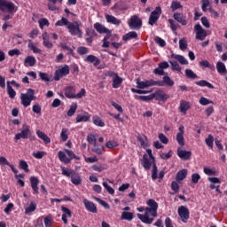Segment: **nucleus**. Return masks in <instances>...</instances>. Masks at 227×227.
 Returning a JSON list of instances; mask_svg holds the SVG:
<instances>
[{
    "label": "nucleus",
    "mask_w": 227,
    "mask_h": 227,
    "mask_svg": "<svg viewBox=\"0 0 227 227\" xmlns=\"http://www.w3.org/2000/svg\"><path fill=\"white\" fill-rule=\"evenodd\" d=\"M145 214H137V216L145 224H152L153 223V217H157V210L159 208V204L155 200L150 199L147 200Z\"/></svg>",
    "instance_id": "obj_1"
},
{
    "label": "nucleus",
    "mask_w": 227,
    "mask_h": 227,
    "mask_svg": "<svg viewBox=\"0 0 227 227\" xmlns=\"http://www.w3.org/2000/svg\"><path fill=\"white\" fill-rule=\"evenodd\" d=\"M152 86H162V82H156V81L153 80L137 81V87L138 89H131V91L132 93H137L138 95H146L147 93H152V90H146Z\"/></svg>",
    "instance_id": "obj_2"
},
{
    "label": "nucleus",
    "mask_w": 227,
    "mask_h": 227,
    "mask_svg": "<svg viewBox=\"0 0 227 227\" xmlns=\"http://www.w3.org/2000/svg\"><path fill=\"white\" fill-rule=\"evenodd\" d=\"M35 98V90L32 89H28L27 93L20 94L21 104L24 107H29V106H31V102H33Z\"/></svg>",
    "instance_id": "obj_3"
},
{
    "label": "nucleus",
    "mask_w": 227,
    "mask_h": 227,
    "mask_svg": "<svg viewBox=\"0 0 227 227\" xmlns=\"http://www.w3.org/2000/svg\"><path fill=\"white\" fill-rule=\"evenodd\" d=\"M146 153L143 156L142 164L145 169H150L155 164V157L152 153V149H146Z\"/></svg>",
    "instance_id": "obj_4"
},
{
    "label": "nucleus",
    "mask_w": 227,
    "mask_h": 227,
    "mask_svg": "<svg viewBox=\"0 0 227 227\" xmlns=\"http://www.w3.org/2000/svg\"><path fill=\"white\" fill-rule=\"evenodd\" d=\"M67 29L72 36H78V38H82V30H81V23L79 21L70 22Z\"/></svg>",
    "instance_id": "obj_5"
},
{
    "label": "nucleus",
    "mask_w": 227,
    "mask_h": 227,
    "mask_svg": "<svg viewBox=\"0 0 227 227\" xmlns=\"http://www.w3.org/2000/svg\"><path fill=\"white\" fill-rule=\"evenodd\" d=\"M0 12L4 13H15L17 12V6L12 2L0 0Z\"/></svg>",
    "instance_id": "obj_6"
},
{
    "label": "nucleus",
    "mask_w": 227,
    "mask_h": 227,
    "mask_svg": "<svg viewBox=\"0 0 227 227\" xmlns=\"http://www.w3.org/2000/svg\"><path fill=\"white\" fill-rule=\"evenodd\" d=\"M70 74V67L68 65L60 66L55 71L54 81H60L63 77H67Z\"/></svg>",
    "instance_id": "obj_7"
},
{
    "label": "nucleus",
    "mask_w": 227,
    "mask_h": 227,
    "mask_svg": "<svg viewBox=\"0 0 227 227\" xmlns=\"http://www.w3.org/2000/svg\"><path fill=\"white\" fill-rule=\"evenodd\" d=\"M30 137H31V129L29 128V125L23 124L21 131L15 135L14 139L15 141H19L20 139H27Z\"/></svg>",
    "instance_id": "obj_8"
},
{
    "label": "nucleus",
    "mask_w": 227,
    "mask_h": 227,
    "mask_svg": "<svg viewBox=\"0 0 227 227\" xmlns=\"http://www.w3.org/2000/svg\"><path fill=\"white\" fill-rule=\"evenodd\" d=\"M161 13H162V9L160 6L156 7L155 10L151 12V15L149 17V21H148L150 26H153V24H155V22L159 20Z\"/></svg>",
    "instance_id": "obj_9"
},
{
    "label": "nucleus",
    "mask_w": 227,
    "mask_h": 227,
    "mask_svg": "<svg viewBox=\"0 0 227 227\" xmlns=\"http://www.w3.org/2000/svg\"><path fill=\"white\" fill-rule=\"evenodd\" d=\"M177 214L183 223H187L189 221L190 217V212L189 208H187L185 206H181L177 209Z\"/></svg>",
    "instance_id": "obj_10"
},
{
    "label": "nucleus",
    "mask_w": 227,
    "mask_h": 227,
    "mask_svg": "<svg viewBox=\"0 0 227 227\" xmlns=\"http://www.w3.org/2000/svg\"><path fill=\"white\" fill-rule=\"evenodd\" d=\"M128 24L131 29H140L141 26H143L141 19H139V17H137V15L131 16Z\"/></svg>",
    "instance_id": "obj_11"
},
{
    "label": "nucleus",
    "mask_w": 227,
    "mask_h": 227,
    "mask_svg": "<svg viewBox=\"0 0 227 227\" xmlns=\"http://www.w3.org/2000/svg\"><path fill=\"white\" fill-rule=\"evenodd\" d=\"M194 31L196 35V39L203 41L205 38H207V30L203 29V27L201 25L197 24L194 26Z\"/></svg>",
    "instance_id": "obj_12"
},
{
    "label": "nucleus",
    "mask_w": 227,
    "mask_h": 227,
    "mask_svg": "<svg viewBox=\"0 0 227 227\" xmlns=\"http://www.w3.org/2000/svg\"><path fill=\"white\" fill-rule=\"evenodd\" d=\"M184 125L179 126L178 130L179 132L176 134V141L180 146H184L185 145V138L184 137Z\"/></svg>",
    "instance_id": "obj_13"
},
{
    "label": "nucleus",
    "mask_w": 227,
    "mask_h": 227,
    "mask_svg": "<svg viewBox=\"0 0 227 227\" xmlns=\"http://www.w3.org/2000/svg\"><path fill=\"white\" fill-rule=\"evenodd\" d=\"M192 155V153L191 151H184L180 147L177 149V156L179 159H182V160H189Z\"/></svg>",
    "instance_id": "obj_14"
},
{
    "label": "nucleus",
    "mask_w": 227,
    "mask_h": 227,
    "mask_svg": "<svg viewBox=\"0 0 227 227\" xmlns=\"http://www.w3.org/2000/svg\"><path fill=\"white\" fill-rule=\"evenodd\" d=\"M153 98L156 100H160L162 102H166V100L169 99V95L166 94L163 90H158L153 93Z\"/></svg>",
    "instance_id": "obj_15"
},
{
    "label": "nucleus",
    "mask_w": 227,
    "mask_h": 227,
    "mask_svg": "<svg viewBox=\"0 0 227 227\" xmlns=\"http://www.w3.org/2000/svg\"><path fill=\"white\" fill-rule=\"evenodd\" d=\"M61 210L63 212L62 221H63L64 224H67L68 218L72 217V211L65 206H61Z\"/></svg>",
    "instance_id": "obj_16"
},
{
    "label": "nucleus",
    "mask_w": 227,
    "mask_h": 227,
    "mask_svg": "<svg viewBox=\"0 0 227 227\" xmlns=\"http://www.w3.org/2000/svg\"><path fill=\"white\" fill-rule=\"evenodd\" d=\"M94 29H96V31H98V33L100 35H111V30L98 22L94 24Z\"/></svg>",
    "instance_id": "obj_17"
},
{
    "label": "nucleus",
    "mask_w": 227,
    "mask_h": 227,
    "mask_svg": "<svg viewBox=\"0 0 227 227\" xmlns=\"http://www.w3.org/2000/svg\"><path fill=\"white\" fill-rule=\"evenodd\" d=\"M91 119V114H90L88 112H84L83 114H79L76 116V123H86L89 120Z\"/></svg>",
    "instance_id": "obj_18"
},
{
    "label": "nucleus",
    "mask_w": 227,
    "mask_h": 227,
    "mask_svg": "<svg viewBox=\"0 0 227 227\" xmlns=\"http://www.w3.org/2000/svg\"><path fill=\"white\" fill-rule=\"evenodd\" d=\"M30 184H31V187L34 191L33 194H40V192L38 191V184H40V180H38V177L31 176Z\"/></svg>",
    "instance_id": "obj_19"
},
{
    "label": "nucleus",
    "mask_w": 227,
    "mask_h": 227,
    "mask_svg": "<svg viewBox=\"0 0 227 227\" xmlns=\"http://www.w3.org/2000/svg\"><path fill=\"white\" fill-rule=\"evenodd\" d=\"M105 19L108 24H113L114 26H120L121 24V20H118V18L110 14H106Z\"/></svg>",
    "instance_id": "obj_20"
},
{
    "label": "nucleus",
    "mask_w": 227,
    "mask_h": 227,
    "mask_svg": "<svg viewBox=\"0 0 227 227\" xmlns=\"http://www.w3.org/2000/svg\"><path fill=\"white\" fill-rule=\"evenodd\" d=\"M65 97H67V98H75V86L66 87Z\"/></svg>",
    "instance_id": "obj_21"
},
{
    "label": "nucleus",
    "mask_w": 227,
    "mask_h": 227,
    "mask_svg": "<svg viewBox=\"0 0 227 227\" xmlns=\"http://www.w3.org/2000/svg\"><path fill=\"white\" fill-rule=\"evenodd\" d=\"M191 109V103L185 101V100H181L180 106H179V111L183 114H187V111Z\"/></svg>",
    "instance_id": "obj_22"
},
{
    "label": "nucleus",
    "mask_w": 227,
    "mask_h": 227,
    "mask_svg": "<svg viewBox=\"0 0 227 227\" xmlns=\"http://www.w3.org/2000/svg\"><path fill=\"white\" fill-rule=\"evenodd\" d=\"M83 205H85V208H87L89 212H92V214H97V206H95V203L85 199L83 200Z\"/></svg>",
    "instance_id": "obj_23"
},
{
    "label": "nucleus",
    "mask_w": 227,
    "mask_h": 227,
    "mask_svg": "<svg viewBox=\"0 0 227 227\" xmlns=\"http://www.w3.org/2000/svg\"><path fill=\"white\" fill-rule=\"evenodd\" d=\"M36 136L39 137V139H42L45 145H49L51 143V137H49V136L43 131L36 130Z\"/></svg>",
    "instance_id": "obj_24"
},
{
    "label": "nucleus",
    "mask_w": 227,
    "mask_h": 227,
    "mask_svg": "<svg viewBox=\"0 0 227 227\" xmlns=\"http://www.w3.org/2000/svg\"><path fill=\"white\" fill-rule=\"evenodd\" d=\"M175 20L179 22V24H182V26H187V20H185V17H184V14L175 12L173 15Z\"/></svg>",
    "instance_id": "obj_25"
},
{
    "label": "nucleus",
    "mask_w": 227,
    "mask_h": 227,
    "mask_svg": "<svg viewBox=\"0 0 227 227\" xmlns=\"http://www.w3.org/2000/svg\"><path fill=\"white\" fill-rule=\"evenodd\" d=\"M84 61L87 63H92L94 67H98V65H100V59H98V58L95 57L94 55H88Z\"/></svg>",
    "instance_id": "obj_26"
},
{
    "label": "nucleus",
    "mask_w": 227,
    "mask_h": 227,
    "mask_svg": "<svg viewBox=\"0 0 227 227\" xmlns=\"http://www.w3.org/2000/svg\"><path fill=\"white\" fill-rule=\"evenodd\" d=\"M137 140L139 141L142 148H148V146H150V144L148 143V137H146V136L138 135Z\"/></svg>",
    "instance_id": "obj_27"
},
{
    "label": "nucleus",
    "mask_w": 227,
    "mask_h": 227,
    "mask_svg": "<svg viewBox=\"0 0 227 227\" xmlns=\"http://www.w3.org/2000/svg\"><path fill=\"white\" fill-rule=\"evenodd\" d=\"M187 178V169L183 168L179 170L176 176V182H182V180H185Z\"/></svg>",
    "instance_id": "obj_28"
},
{
    "label": "nucleus",
    "mask_w": 227,
    "mask_h": 227,
    "mask_svg": "<svg viewBox=\"0 0 227 227\" xmlns=\"http://www.w3.org/2000/svg\"><path fill=\"white\" fill-rule=\"evenodd\" d=\"M43 43L44 45V47H46V49H52V47H54V45L52 44V43H51V41H49V34H47V32H44L43 34Z\"/></svg>",
    "instance_id": "obj_29"
},
{
    "label": "nucleus",
    "mask_w": 227,
    "mask_h": 227,
    "mask_svg": "<svg viewBox=\"0 0 227 227\" xmlns=\"http://www.w3.org/2000/svg\"><path fill=\"white\" fill-rule=\"evenodd\" d=\"M134 219V213L123 211L121 215V221H132Z\"/></svg>",
    "instance_id": "obj_30"
},
{
    "label": "nucleus",
    "mask_w": 227,
    "mask_h": 227,
    "mask_svg": "<svg viewBox=\"0 0 227 227\" xmlns=\"http://www.w3.org/2000/svg\"><path fill=\"white\" fill-rule=\"evenodd\" d=\"M59 159L60 162H64V164H70V159L67 157V153L64 151H59L58 153Z\"/></svg>",
    "instance_id": "obj_31"
},
{
    "label": "nucleus",
    "mask_w": 227,
    "mask_h": 227,
    "mask_svg": "<svg viewBox=\"0 0 227 227\" xmlns=\"http://www.w3.org/2000/svg\"><path fill=\"white\" fill-rule=\"evenodd\" d=\"M156 82H162L161 86H174L175 82L169 76H164L163 81H156Z\"/></svg>",
    "instance_id": "obj_32"
},
{
    "label": "nucleus",
    "mask_w": 227,
    "mask_h": 227,
    "mask_svg": "<svg viewBox=\"0 0 227 227\" xmlns=\"http://www.w3.org/2000/svg\"><path fill=\"white\" fill-rule=\"evenodd\" d=\"M136 38H137V33H136L134 31L129 32L128 34H125L122 36V40L124 42H129V40H134Z\"/></svg>",
    "instance_id": "obj_33"
},
{
    "label": "nucleus",
    "mask_w": 227,
    "mask_h": 227,
    "mask_svg": "<svg viewBox=\"0 0 227 227\" xmlns=\"http://www.w3.org/2000/svg\"><path fill=\"white\" fill-rule=\"evenodd\" d=\"M195 84H197V86H200L201 88H209V90H214V85L205 80H200L199 82H195Z\"/></svg>",
    "instance_id": "obj_34"
},
{
    "label": "nucleus",
    "mask_w": 227,
    "mask_h": 227,
    "mask_svg": "<svg viewBox=\"0 0 227 227\" xmlns=\"http://www.w3.org/2000/svg\"><path fill=\"white\" fill-rule=\"evenodd\" d=\"M121 82H123V79L115 74L113 81V88H120V86H121Z\"/></svg>",
    "instance_id": "obj_35"
},
{
    "label": "nucleus",
    "mask_w": 227,
    "mask_h": 227,
    "mask_svg": "<svg viewBox=\"0 0 227 227\" xmlns=\"http://www.w3.org/2000/svg\"><path fill=\"white\" fill-rule=\"evenodd\" d=\"M172 58H174V59H176V61H178V63H180V65H189V60H187V59H185V57L182 56V55H172Z\"/></svg>",
    "instance_id": "obj_36"
},
{
    "label": "nucleus",
    "mask_w": 227,
    "mask_h": 227,
    "mask_svg": "<svg viewBox=\"0 0 227 227\" xmlns=\"http://www.w3.org/2000/svg\"><path fill=\"white\" fill-rule=\"evenodd\" d=\"M36 65V59L33 56H28L25 59V66L26 67H35Z\"/></svg>",
    "instance_id": "obj_37"
},
{
    "label": "nucleus",
    "mask_w": 227,
    "mask_h": 227,
    "mask_svg": "<svg viewBox=\"0 0 227 227\" xmlns=\"http://www.w3.org/2000/svg\"><path fill=\"white\" fill-rule=\"evenodd\" d=\"M216 70L218 74L223 75V74H226V65L223 62H217L216 63Z\"/></svg>",
    "instance_id": "obj_38"
},
{
    "label": "nucleus",
    "mask_w": 227,
    "mask_h": 227,
    "mask_svg": "<svg viewBox=\"0 0 227 227\" xmlns=\"http://www.w3.org/2000/svg\"><path fill=\"white\" fill-rule=\"evenodd\" d=\"M70 25V21L67 18H62L61 20H58L55 23V26L62 27V26H66L68 28V26Z\"/></svg>",
    "instance_id": "obj_39"
},
{
    "label": "nucleus",
    "mask_w": 227,
    "mask_h": 227,
    "mask_svg": "<svg viewBox=\"0 0 227 227\" xmlns=\"http://www.w3.org/2000/svg\"><path fill=\"white\" fill-rule=\"evenodd\" d=\"M36 210V203L31 202L28 207L25 208V214L29 215V214H32V212H35Z\"/></svg>",
    "instance_id": "obj_40"
},
{
    "label": "nucleus",
    "mask_w": 227,
    "mask_h": 227,
    "mask_svg": "<svg viewBox=\"0 0 227 227\" xmlns=\"http://www.w3.org/2000/svg\"><path fill=\"white\" fill-rule=\"evenodd\" d=\"M212 6L210 5V0H201L202 12H208Z\"/></svg>",
    "instance_id": "obj_41"
},
{
    "label": "nucleus",
    "mask_w": 227,
    "mask_h": 227,
    "mask_svg": "<svg viewBox=\"0 0 227 227\" xmlns=\"http://www.w3.org/2000/svg\"><path fill=\"white\" fill-rule=\"evenodd\" d=\"M7 93L10 97V98H15L17 92H15V90L10 85V82H7Z\"/></svg>",
    "instance_id": "obj_42"
},
{
    "label": "nucleus",
    "mask_w": 227,
    "mask_h": 227,
    "mask_svg": "<svg viewBox=\"0 0 227 227\" xmlns=\"http://www.w3.org/2000/svg\"><path fill=\"white\" fill-rule=\"evenodd\" d=\"M65 152L67 155V158L70 159V162L73 160V159H75L76 160H81V158L75 155V153H74L71 150L65 149Z\"/></svg>",
    "instance_id": "obj_43"
},
{
    "label": "nucleus",
    "mask_w": 227,
    "mask_h": 227,
    "mask_svg": "<svg viewBox=\"0 0 227 227\" xmlns=\"http://www.w3.org/2000/svg\"><path fill=\"white\" fill-rule=\"evenodd\" d=\"M170 8H171L172 12H176V10H180V9L182 10V8H184V6L178 1H172Z\"/></svg>",
    "instance_id": "obj_44"
},
{
    "label": "nucleus",
    "mask_w": 227,
    "mask_h": 227,
    "mask_svg": "<svg viewBox=\"0 0 227 227\" xmlns=\"http://www.w3.org/2000/svg\"><path fill=\"white\" fill-rule=\"evenodd\" d=\"M19 167L20 168V169H23L25 173H29V165H27V162L26 160H20Z\"/></svg>",
    "instance_id": "obj_45"
},
{
    "label": "nucleus",
    "mask_w": 227,
    "mask_h": 227,
    "mask_svg": "<svg viewBox=\"0 0 227 227\" xmlns=\"http://www.w3.org/2000/svg\"><path fill=\"white\" fill-rule=\"evenodd\" d=\"M71 182L74 184V185H81L82 180L81 179V176L79 175H73L71 176Z\"/></svg>",
    "instance_id": "obj_46"
},
{
    "label": "nucleus",
    "mask_w": 227,
    "mask_h": 227,
    "mask_svg": "<svg viewBox=\"0 0 227 227\" xmlns=\"http://www.w3.org/2000/svg\"><path fill=\"white\" fill-rule=\"evenodd\" d=\"M28 48L33 51L35 54H40L42 52V50L38 47H36V44L33 43L31 41H29Z\"/></svg>",
    "instance_id": "obj_47"
},
{
    "label": "nucleus",
    "mask_w": 227,
    "mask_h": 227,
    "mask_svg": "<svg viewBox=\"0 0 227 227\" xmlns=\"http://www.w3.org/2000/svg\"><path fill=\"white\" fill-rule=\"evenodd\" d=\"M75 111H77V103H73L70 106L69 110L67 111V116L72 117L75 114Z\"/></svg>",
    "instance_id": "obj_48"
},
{
    "label": "nucleus",
    "mask_w": 227,
    "mask_h": 227,
    "mask_svg": "<svg viewBox=\"0 0 227 227\" xmlns=\"http://www.w3.org/2000/svg\"><path fill=\"white\" fill-rule=\"evenodd\" d=\"M38 75L41 79V81H43L44 82H51V77L47 73L39 72Z\"/></svg>",
    "instance_id": "obj_49"
},
{
    "label": "nucleus",
    "mask_w": 227,
    "mask_h": 227,
    "mask_svg": "<svg viewBox=\"0 0 227 227\" xmlns=\"http://www.w3.org/2000/svg\"><path fill=\"white\" fill-rule=\"evenodd\" d=\"M172 70H176V72H182V67H180V65L176 60H170L169 61Z\"/></svg>",
    "instance_id": "obj_50"
},
{
    "label": "nucleus",
    "mask_w": 227,
    "mask_h": 227,
    "mask_svg": "<svg viewBox=\"0 0 227 227\" xmlns=\"http://www.w3.org/2000/svg\"><path fill=\"white\" fill-rule=\"evenodd\" d=\"M61 141H67L68 139V129L63 128L60 133Z\"/></svg>",
    "instance_id": "obj_51"
},
{
    "label": "nucleus",
    "mask_w": 227,
    "mask_h": 227,
    "mask_svg": "<svg viewBox=\"0 0 227 227\" xmlns=\"http://www.w3.org/2000/svg\"><path fill=\"white\" fill-rule=\"evenodd\" d=\"M92 120H93V123H94V125H96L97 127H104V125H106L105 123H104V121H102V119H100V117H98V116H94L93 118H92Z\"/></svg>",
    "instance_id": "obj_52"
},
{
    "label": "nucleus",
    "mask_w": 227,
    "mask_h": 227,
    "mask_svg": "<svg viewBox=\"0 0 227 227\" xmlns=\"http://www.w3.org/2000/svg\"><path fill=\"white\" fill-rule=\"evenodd\" d=\"M205 143L208 148H214V136L208 135V137L205 139Z\"/></svg>",
    "instance_id": "obj_53"
},
{
    "label": "nucleus",
    "mask_w": 227,
    "mask_h": 227,
    "mask_svg": "<svg viewBox=\"0 0 227 227\" xmlns=\"http://www.w3.org/2000/svg\"><path fill=\"white\" fill-rule=\"evenodd\" d=\"M184 74L188 79H196L198 77V75L191 69H186Z\"/></svg>",
    "instance_id": "obj_54"
},
{
    "label": "nucleus",
    "mask_w": 227,
    "mask_h": 227,
    "mask_svg": "<svg viewBox=\"0 0 227 227\" xmlns=\"http://www.w3.org/2000/svg\"><path fill=\"white\" fill-rule=\"evenodd\" d=\"M199 104H200V106H208V104H214V102L205 97H202L199 100Z\"/></svg>",
    "instance_id": "obj_55"
},
{
    "label": "nucleus",
    "mask_w": 227,
    "mask_h": 227,
    "mask_svg": "<svg viewBox=\"0 0 227 227\" xmlns=\"http://www.w3.org/2000/svg\"><path fill=\"white\" fill-rule=\"evenodd\" d=\"M92 152H94V153H97L98 155H103V153H105L106 151L104 150V148L98 147L96 145L93 146Z\"/></svg>",
    "instance_id": "obj_56"
},
{
    "label": "nucleus",
    "mask_w": 227,
    "mask_h": 227,
    "mask_svg": "<svg viewBox=\"0 0 227 227\" xmlns=\"http://www.w3.org/2000/svg\"><path fill=\"white\" fill-rule=\"evenodd\" d=\"M179 49L181 51H185L187 49V40H185V38L179 40Z\"/></svg>",
    "instance_id": "obj_57"
},
{
    "label": "nucleus",
    "mask_w": 227,
    "mask_h": 227,
    "mask_svg": "<svg viewBox=\"0 0 227 227\" xmlns=\"http://www.w3.org/2000/svg\"><path fill=\"white\" fill-rule=\"evenodd\" d=\"M45 155H47V153H45L43 151L33 153V157H35V159H43V157H45Z\"/></svg>",
    "instance_id": "obj_58"
},
{
    "label": "nucleus",
    "mask_w": 227,
    "mask_h": 227,
    "mask_svg": "<svg viewBox=\"0 0 227 227\" xmlns=\"http://www.w3.org/2000/svg\"><path fill=\"white\" fill-rule=\"evenodd\" d=\"M160 143H162L163 145H168L169 143V139L168 138V137H166V135L160 133L159 136H158Z\"/></svg>",
    "instance_id": "obj_59"
},
{
    "label": "nucleus",
    "mask_w": 227,
    "mask_h": 227,
    "mask_svg": "<svg viewBox=\"0 0 227 227\" xmlns=\"http://www.w3.org/2000/svg\"><path fill=\"white\" fill-rule=\"evenodd\" d=\"M62 175H64V176H67V177L74 176V171H72L68 168H62Z\"/></svg>",
    "instance_id": "obj_60"
},
{
    "label": "nucleus",
    "mask_w": 227,
    "mask_h": 227,
    "mask_svg": "<svg viewBox=\"0 0 227 227\" xmlns=\"http://www.w3.org/2000/svg\"><path fill=\"white\" fill-rule=\"evenodd\" d=\"M110 104L114 107V109H116V111H118V113H123V108L118 103L111 100Z\"/></svg>",
    "instance_id": "obj_61"
},
{
    "label": "nucleus",
    "mask_w": 227,
    "mask_h": 227,
    "mask_svg": "<svg viewBox=\"0 0 227 227\" xmlns=\"http://www.w3.org/2000/svg\"><path fill=\"white\" fill-rule=\"evenodd\" d=\"M200 179H201V176H200V174L194 173L192 175V184H198Z\"/></svg>",
    "instance_id": "obj_62"
},
{
    "label": "nucleus",
    "mask_w": 227,
    "mask_h": 227,
    "mask_svg": "<svg viewBox=\"0 0 227 227\" xmlns=\"http://www.w3.org/2000/svg\"><path fill=\"white\" fill-rule=\"evenodd\" d=\"M204 173H205V175H207V176H212L215 175V170H214L208 167H205Z\"/></svg>",
    "instance_id": "obj_63"
},
{
    "label": "nucleus",
    "mask_w": 227,
    "mask_h": 227,
    "mask_svg": "<svg viewBox=\"0 0 227 227\" xmlns=\"http://www.w3.org/2000/svg\"><path fill=\"white\" fill-rule=\"evenodd\" d=\"M106 148L112 149V148H116L118 146V142L116 141H108L106 144Z\"/></svg>",
    "instance_id": "obj_64"
}]
</instances>
